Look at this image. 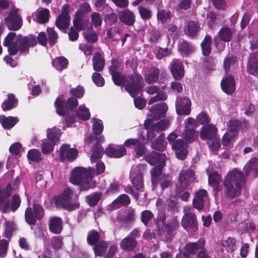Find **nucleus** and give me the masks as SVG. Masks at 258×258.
<instances>
[{
    "label": "nucleus",
    "instance_id": "1",
    "mask_svg": "<svg viewBox=\"0 0 258 258\" xmlns=\"http://www.w3.org/2000/svg\"><path fill=\"white\" fill-rule=\"evenodd\" d=\"M244 182L245 177L242 172L236 168L228 172L223 182L225 197L231 200L239 197L244 185Z\"/></svg>",
    "mask_w": 258,
    "mask_h": 258
},
{
    "label": "nucleus",
    "instance_id": "2",
    "mask_svg": "<svg viewBox=\"0 0 258 258\" xmlns=\"http://www.w3.org/2000/svg\"><path fill=\"white\" fill-rule=\"evenodd\" d=\"M37 44L36 37L33 34L23 36L22 34L17 35L13 45L9 48V54L15 55L18 51L22 53L28 54L30 47H34Z\"/></svg>",
    "mask_w": 258,
    "mask_h": 258
},
{
    "label": "nucleus",
    "instance_id": "3",
    "mask_svg": "<svg viewBox=\"0 0 258 258\" xmlns=\"http://www.w3.org/2000/svg\"><path fill=\"white\" fill-rule=\"evenodd\" d=\"M144 87L143 78L138 72H134L126 77L124 87L132 97L136 98L139 94H141Z\"/></svg>",
    "mask_w": 258,
    "mask_h": 258
},
{
    "label": "nucleus",
    "instance_id": "4",
    "mask_svg": "<svg viewBox=\"0 0 258 258\" xmlns=\"http://www.w3.org/2000/svg\"><path fill=\"white\" fill-rule=\"evenodd\" d=\"M92 179L91 173L84 167H75L71 172L70 181L74 185L80 186L81 190H87L90 188Z\"/></svg>",
    "mask_w": 258,
    "mask_h": 258
},
{
    "label": "nucleus",
    "instance_id": "5",
    "mask_svg": "<svg viewBox=\"0 0 258 258\" xmlns=\"http://www.w3.org/2000/svg\"><path fill=\"white\" fill-rule=\"evenodd\" d=\"M180 227L177 217L174 216L165 225H158L157 234L164 242L170 243L174 238L176 231Z\"/></svg>",
    "mask_w": 258,
    "mask_h": 258
},
{
    "label": "nucleus",
    "instance_id": "6",
    "mask_svg": "<svg viewBox=\"0 0 258 258\" xmlns=\"http://www.w3.org/2000/svg\"><path fill=\"white\" fill-rule=\"evenodd\" d=\"M73 194V191L69 187H66L62 193L53 197V202L57 208L62 209L72 212L80 208V203L75 202L71 203V197Z\"/></svg>",
    "mask_w": 258,
    "mask_h": 258
},
{
    "label": "nucleus",
    "instance_id": "7",
    "mask_svg": "<svg viewBox=\"0 0 258 258\" xmlns=\"http://www.w3.org/2000/svg\"><path fill=\"white\" fill-rule=\"evenodd\" d=\"M78 99L71 96L64 102L63 100L58 97L55 100L54 107L57 114L60 116L67 115L69 110H73L79 105Z\"/></svg>",
    "mask_w": 258,
    "mask_h": 258
},
{
    "label": "nucleus",
    "instance_id": "8",
    "mask_svg": "<svg viewBox=\"0 0 258 258\" xmlns=\"http://www.w3.org/2000/svg\"><path fill=\"white\" fill-rule=\"evenodd\" d=\"M131 177V181L133 185L128 184L124 187V191L132 195L136 200H138L140 195L139 191H143V175L139 171L135 176Z\"/></svg>",
    "mask_w": 258,
    "mask_h": 258
},
{
    "label": "nucleus",
    "instance_id": "9",
    "mask_svg": "<svg viewBox=\"0 0 258 258\" xmlns=\"http://www.w3.org/2000/svg\"><path fill=\"white\" fill-rule=\"evenodd\" d=\"M19 12V9L12 8L10 10L8 16L5 18V23L9 30L16 31L22 28L23 20Z\"/></svg>",
    "mask_w": 258,
    "mask_h": 258
},
{
    "label": "nucleus",
    "instance_id": "10",
    "mask_svg": "<svg viewBox=\"0 0 258 258\" xmlns=\"http://www.w3.org/2000/svg\"><path fill=\"white\" fill-rule=\"evenodd\" d=\"M44 215V210L43 207L39 204H34L33 208L27 207L25 212V219L26 222L29 225H35L37 220H41Z\"/></svg>",
    "mask_w": 258,
    "mask_h": 258
},
{
    "label": "nucleus",
    "instance_id": "11",
    "mask_svg": "<svg viewBox=\"0 0 258 258\" xmlns=\"http://www.w3.org/2000/svg\"><path fill=\"white\" fill-rule=\"evenodd\" d=\"M181 225L187 231L196 232L198 230V222L196 214L190 211L186 212L181 220Z\"/></svg>",
    "mask_w": 258,
    "mask_h": 258
},
{
    "label": "nucleus",
    "instance_id": "12",
    "mask_svg": "<svg viewBox=\"0 0 258 258\" xmlns=\"http://www.w3.org/2000/svg\"><path fill=\"white\" fill-rule=\"evenodd\" d=\"M194 171L191 169L182 170L179 176V184L178 188L180 192L184 191L194 180Z\"/></svg>",
    "mask_w": 258,
    "mask_h": 258
},
{
    "label": "nucleus",
    "instance_id": "13",
    "mask_svg": "<svg viewBox=\"0 0 258 258\" xmlns=\"http://www.w3.org/2000/svg\"><path fill=\"white\" fill-rule=\"evenodd\" d=\"M78 151L76 148H70V145L64 144L61 146L59 151V159L63 162L66 160L72 162L78 157Z\"/></svg>",
    "mask_w": 258,
    "mask_h": 258
},
{
    "label": "nucleus",
    "instance_id": "14",
    "mask_svg": "<svg viewBox=\"0 0 258 258\" xmlns=\"http://www.w3.org/2000/svg\"><path fill=\"white\" fill-rule=\"evenodd\" d=\"M190 106L191 101L188 97H177L175 108L178 115H189L191 111Z\"/></svg>",
    "mask_w": 258,
    "mask_h": 258
},
{
    "label": "nucleus",
    "instance_id": "15",
    "mask_svg": "<svg viewBox=\"0 0 258 258\" xmlns=\"http://www.w3.org/2000/svg\"><path fill=\"white\" fill-rule=\"evenodd\" d=\"M188 143L183 139H178L172 146V149L175 152L176 157L181 160H184L188 155Z\"/></svg>",
    "mask_w": 258,
    "mask_h": 258
},
{
    "label": "nucleus",
    "instance_id": "16",
    "mask_svg": "<svg viewBox=\"0 0 258 258\" xmlns=\"http://www.w3.org/2000/svg\"><path fill=\"white\" fill-rule=\"evenodd\" d=\"M228 130L229 132L236 135L240 131L246 130L248 127V123L246 119L240 121L238 119H230L227 123Z\"/></svg>",
    "mask_w": 258,
    "mask_h": 258
},
{
    "label": "nucleus",
    "instance_id": "17",
    "mask_svg": "<svg viewBox=\"0 0 258 258\" xmlns=\"http://www.w3.org/2000/svg\"><path fill=\"white\" fill-rule=\"evenodd\" d=\"M11 195V185L7 184L5 188L0 189V208L6 213L10 208V201L8 200Z\"/></svg>",
    "mask_w": 258,
    "mask_h": 258
},
{
    "label": "nucleus",
    "instance_id": "18",
    "mask_svg": "<svg viewBox=\"0 0 258 258\" xmlns=\"http://www.w3.org/2000/svg\"><path fill=\"white\" fill-rule=\"evenodd\" d=\"M234 30L228 26L222 27L219 30L218 35V37L214 38L215 45L217 46L220 40L224 42H230L233 37Z\"/></svg>",
    "mask_w": 258,
    "mask_h": 258
},
{
    "label": "nucleus",
    "instance_id": "19",
    "mask_svg": "<svg viewBox=\"0 0 258 258\" xmlns=\"http://www.w3.org/2000/svg\"><path fill=\"white\" fill-rule=\"evenodd\" d=\"M105 153L109 157L119 158L126 154V150L123 145H115L111 144L105 149Z\"/></svg>",
    "mask_w": 258,
    "mask_h": 258
},
{
    "label": "nucleus",
    "instance_id": "20",
    "mask_svg": "<svg viewBox=\"0 0 258 258\" xmlns=\"http://www.w3.org/2000/svg\"><path fill=\"white\" fill-rule=\"evenodd\" d=\"M205 240L201 237L196 242H189L186 244L184 250L188 255H195L200 251L205 249Z\"/></svg>",
    "mask_w": 258,
    "mask_h": 258
},
{
    "label": "nucleus",
    "instance_id": "21",
    "mask_svg": "<svg viewBox=\"0 0 258 258\" xmlns=\"http://www.w3.org/2000/svg\"><path fill=\"white\" fill-rule=\"evenodd\" d=\"M168 109L167 104L164 103H160L152 106L150 109L152 119L158 120L164 117Z\"/></svg>",
    "mask_w": 258,
    "mask_h": 258
},
{
    "label": "nucleus",
    "instance_id": "22",
    "mask_svg": "<svg viewBox=\"0 0 258 258\" xmlns=\"http://www.w3.org/2000/svg\"><path fill=\"white\" fill-rule=\"evenodd\" d=\"M144 158L151 165L161 164L162 162L163 163H165L166 160V156L165 154L157 153L154 151L146 154Z\"/></svg>",
    "mask_w": 258,
    "mask_h": 258
},
{
    "label": "nucleus",
    "instance_id": "23",
    "mask_svg": "<svg viewBox=\"0 0 258 258\" xmlns=\"http://www.w3.org/2000/svg\"><path fill=\"white\" fill-rule=\"evenodd\" d=\"M222 90L227 95H232L235 90V82L232 75H228L221 82Z\"/></svg>",
    "mask_w": 258,
    "mask_h": 258
},
{
    "label": "nucleus",
    "instance_id": "24",
    "mask_svg": "<svg viewBox=\"0 0 258 258\" xmlns=\"http://www.w3.org/2000/svg\"><path fill=\"white\" fill-rule=\"evenodd\" d=\"M170 71L174 79L181 80L184 75V67L182 63L177 59H173L171 63Z\"/></svg>",
    "mask_w": 258,
    "mask_h": 258
},
{
    "label": "nucleus",
    "instance_id": "25",
    "mask_svg": "<svg viewBox=\"0 0 258 258\" xmlns=\"http://www.w3.org/2000/svg\"><path fill=\"white\" fill-rule=\"evenodd\" d=\"M246 69L251 75L255 76L258 74V51H253L249 54Z\"/></svg>",
    "mask_w": 258,
    "mask_h": 258
},
{
    "label": "nucleus",
    "instance_id": "26",
    "mask_svg": "<svg viewBox=\"0 0 258 258\" xmlns=\"http://www.w3.org/2000/svg\"><path fill=\"white\" fill-rule=\"evenodd\" d=\"M243 170L246 176H249L252 172L253 178H257L258 177V157L251 158L245 165Z\"/></svg>",
    "mask_w": 258,
    "mask_h": 258
},
{
    "label": "nucleus",
    "instance_id": "27",
    "mask_svg": "<svg viewBox=\"0 0 258 258\" xmlns=\"http://www.w3.org/2000/svg\"><path fill=\"white\" fill-rule=\"evenodd\" d=\"M118 18L121 23L128 26H133L136 21L134 13L129 9H125L119 12Z\"/></svg>",
    "mask_w": 258,
    "mask_h": 258
},
{
    "label": "nucleus",
    "instance_id": "28",
    "mask_svg": "<svg viewBox=\"0 0 258 258\" xmlns=\"http://www.w3.org/2000/svg\"><path fill=\"white\" fill-rule=\"evenodd\" d=\"M200 29V25L198 22L190 20L188 21L187 25L185 26L184 31L189 38L195 39L197 38Z\"/></svg>",
    "mask_w": 258,
    "mask_h": 258
},
{
    "label": "nucleus",
    "instance_id": "29",
    "mask_svg": "<svg viewBox=\"0 0 258 258\" xmlns=\"http://www.w3.org/2000/svg\"><path fill=\"white\" fill-rule=\"evenodd\" d=\"M207 196L208 192L206 189H199L196 192L192 201L194 207L199 211L202 210L204 207V198Z\"/></svg>",
    "mask_w": 258,
    "mask_h": 258
},
{
    "label": "nucleus",
    "instance_id": "30",
    "mask_svg": "<svg viewBox=\"0 0 258 258\" xmlns=\"http://www.w3.org/2000/svg\"><path fill=\"white\" fill-rule=\"evenodd\" d=\"M49 229L53 233L59 234L63 229V221L59 217H51L48 222Z\"/></svg>",
    "mask_w": 258,
    "mask_h": 258
},
{
    "label": "nucleus",
    "instance_id": "31",
    "mask_svg": "<svg viewBox=\"0 0 258 258\" xmlns=\"http://www.w3.org/2000/svg\"><path fill=\"white\" fill-rule=\"evenodd\" d=\"M217 133V128L212 124L206 126L202 127L200 133V137L202 140L212 139Z\"/></svg>",
    "mask_w": 258,
    "mask_h": 258
},
{
    "label": "nucleus",
    "instance_id": "32",
    "mask_svg": "<svg viewBox=\"0 0 258 258\" xmlns=\"http://www.w3.org/2000/svg\"><path fill=\"white\" fill-rule=\"evenodd\" d=\"M92 62L93 69L96 72H101L105 64L104 56L100 52H96L92 58Z\"/></svg>",
    "mask_w": 258,
    "mask_h": 258
},
{
    "label": "nucleus",
    "instance_id": "33",
    "mask_svg": "<svg viewBox=\"0 0 258 258\" xmlns=\"http://www.w3.org/2000/svg\"><path fill=\"white\" fill-rule=\"evenodd\" d=\"M178 49L181 55L187 56L195 51V46L191 43L183 39L178 43Z\"/></svg>",
    "mask_w": 258,
    "mask_h": 258
},
{
    "label": "nucleus",
    "instance_id": "34",
    "mask_svg": "<svg viewBox=\"0 0 258 258\" xmlns=\"http://www.w3.org/2000/svg\"><path fill=\"white\" fill-rule=\"evenodd\" d=\"M166 163L161 162V164L156 165L151 171V181L154 185L158 183L159 179L162 177V170Z\"/></svg>",
    "mask_w": 258,
    "mask_h": 258
},
{
    "label": "nucleus",
    "instance_id": "35",
    "mask_svg": "<svg viewBox=\"0 0 258 258\" xmlns=\"http://www.w3.org/2000/svg\"><path fill=\"white\" fill-rule=\"evenodd\" d=\"M18 122L17 117L6 116L4 115H0V123L5 130L12 128Z\"/></svg>",
    "mask_w": 258,
    "mask_h": 258
},
{
    "label": "nucleus",
    "instance_id": "36",
    "mask_svg": "<svg viewBox=\"0 0 258 258\" xmlns=\"http://www.w3.org/2000/svg\"><path fill=\"white\" fill-rule=\"evenodd\" d=\"M61 136V130L56 127L48 128L47 130V140H49V141L55 145H57L59 143Z\"/></svg>",
    "mask_w": 258,
    "mask_h": 258
},
{
    "label": "nucleus",
    "instance_id": "37",
    "mask_svg": "<svg viewBox=\"0 0 258 258\" xmlns=\"http://www.w3.org/2000/svg\"><path fill=\"white\" fill-rule=\"evenodd\" d=\"M167 142L165 141V135L161 133L154 142L151 143V147L152 149L162 152L166 149Z\"/></svg>",
    "mask_w": 258,
    "mask_h": 258
},
{
    "label": "nucleus",
    "instance_id": "38",
    "mask_svg": "<svg viewBox=\"0 0 258 258\" xmlns=\"http://www.w3.org/2000/svg\"><path fill=\"white\" fill-rule=\"evenodd\" d=\"M8 98L2 104V108L4 111H8L12 109L17 106L18 100L16 98L14 94H8Z\"/></svg>",
    "mask_w": 258,
    "mask_h": 258
},
{
    "label": "nucleus",
    "instance_id": "39",
    "mask_svg": "<svg viewBox=\"0 0 258 258\" xmlns=\"http://www.w3.org/2000/svg\"><path fill=\"white\" fill-rule=\"evenodd\" d=\"M212 39L210 35H206L201 43V47L203 54L205 56H209L211 53Z\"/></svg>",
    "mask_w": 258,
    "mask_h": 258
},
{
    "label": "nucleus",
    "instance_id": "40",
    "mask_svg": "<svg viewBox=\"0 0 258 258\" xmlns=\"http://www.w3.org/2000/svg\"><path fill=\"white\" fill-rule=\"evenodd\" d=\"M131 203V199L126 194H123L120 195L112 203V206L115 208H119L121 206L126 207Z\"/></svg>",
    "mask_w": 258,
    "mask_h": 258
},
{
    "label": "nucleus",
    "instance_id": "41",
    "mask_svg": "<svg viewBox=\"0 0 258 258\" xmlns=\"http://www.w3.org/2000/svg\"><path fill=\"white\" fill-rule=\"evenodd\" d=\"M92 153L90 157L92 162H97L100 158H102L104 150L102 146L98 143H96L92 147Z\"/></svg>",
    "mask_w": 258,
    "mask_h": 258
},
{
    "label": "nucleus",
    "instance_id": "42",
    "mask_svg": "<svg viewBox=\"0 0 258 258\" xmlns=\"http://www.w3.org/2000/svg\"><path fill=\"white\" fill-rule=\"evenodd\" d=\"M137 243L136 240L132 239L126 236L121 240L119 245L122 250L132 251L136 248Z\"/></svg>",
    "mask_w": 258,
    "mask_h": 258
},
{
    "label": "nucleus",
    "instance_id": "43",
    "mask_svg": "<svg viewBox=\"0 0 258 258\" xmlns=\"http://www.w3.org/2000/svg\"><path fill=\"white\" fill-rule=\"evenodd\" d=\"M50 12L48 9L42 8L37 13L36 22L40 24L47 23L49 19Z\"/></svg>",
    "mask_w": 258,
    "mask_h": 258
},
{
    "label": "nucleus",
    "instance_id": "44",
    "mask_svg": "<svg viewBox=\"0 0 258 258\" xmlns=\"http://www.w3.org/2000/svg\"><path fill=\"white\" fill-rule=\"evenodd\" d=\"M52 64L56 70L61 71L67 68L69 61L64 57L59 56L52 60Z\"/></svg>",
    "mask_w": 258,
    "mask_h": 258
},
{
    "label": "nucleus",
    "instance_id": "45",
    "mask_svg": "<svg viewBox=\"0 0 258 258\" xmlns=\"http://www.w3.org/2000/svg\"><path fill=\"white\" fill-rule=\"evenodd\" d=\"M93 246V250L95 255L102 256L106 253L108 244L106 241L101 240L97 244H95Z\"/></svg>",
    "mask_w": 258,
    "mask_h": 258
},
{
    "label": "nucleus",
    "instance_id": "46",
    "mask_svg": "<svg viewBox=\"0 0 258 258\" xmlns=\"http://www.w3.org/2000/svg\"><path fill=\"white\" fill-rule=\"evenodd\" d=\"M182 137L186 143H191L198 138V133L193 128H185Z\"/></svg>",
    "mask_w": 258,
    "mask_h": 258
},
{
    "label": "nucleus",
    "instance_id": "47",
    "mask_svg": "<svg viewBox=\"0 0 258 258\" xmlns=\"http://www.w3.org/2000/svg\"><path fill=\"white\" fill-rule=\"evenodd\" d=\"M160 70L156 67H152L151 71L145 77V80L147 84H152L156 82L159 79Z\"/></svg>",
    "mask_w": 258,
    "mask_h": 258
},
{
    "label": "nucleus",
    "instance_id": "48",
    "mask_svg": "<svg viewBox=\"0 0 258 258\" xmlns=\"http://www.w3.org/2000/svg\"><path fill=\"white\" fill-rule=\"evenodd\" d=\"M172 17V13L170 10L163 9H159L157 12V19L161 23L164 24L168 19Z\"/></svg>",
    "mask_w": 258,
    "mask_h": 258
},
{
    "label": "nucleus",
    "instance_id": "49",
    "mask_svg": "<svg viewBox=\"0 0 258 258\" xmlns=\"http://www.w3.org/2000/svg\"><path fill=\"white\" fill-rule=\"evenodd\" d=\"M100 235L99 233L96 230L92 229L89 231L87 236V241L89 245L93 246L97 244L99 241Z\"/></svg>",
    "mask_w": 258,
    "mask_h": 258
},
{
    "label": "nucleus",
    "instance_id": "50",
    "mask_svg": "<svg viewBox=\"0 0 258 258\" xmlns=\"http://www.w3.org/2000/svg\"><path fill=\"white\" fill-rule=\"evenodd\" d=\"M70 17L59 15L55 20V25L60 30L67 29L70 25Z\"/></svg>",
    "mask_w": 258,
    "mask_h": 258
},
{
    "label": "nucleus",
    "instance_id": "51",
    "mask_svg": "<svg viewBox=\"0 0 258 258\" xmlns=\"http://www.w3.org/2000/svg\"><path fill=\"white\" fill-rule=\"evenodd\" d=\"M102 194L101 192H93L91 194L87 196L86 201L90 207H94L97 205L98 203L101 200Z\"/></svg>",
    "mask_w": 258,
    "mask_h": 258
},
{
    "label": "nucleus",
    "instance_id": "52",
    "mask_svg": "<svg viewBox=\"0 0 258 258\" xmlns=\"http://www.w3.org/2000/svg\"><path fill=\"white\" fill-rule=\"evenodd\" d=\"M111 79L114 84L118 86L124 85L125 83V79L127 76L123 74L121 72H118L110 75Z\"/></svg>",
    "mask_w": 258,
    "mask_h": 258
},
{
    "label": "nucleus",
    "instance_id": "53",
    "mask_svg": "<svg viewBox=\"0 0 258 258\" xmlns=\"http://www.w3.org/2000/svg\"><path fill=\"white\" fill-rule=\"evenodd\" d=\"M80 111H76V116L83 120H88L91 116L89 110L84 105H81L79 107Z\"/></svg>",
    "mask_w": 258,
    "mask_h": 258
},
{
    "label": "nucleus",
    "instance_id": "54",
    "mask_svg": "<svg viewBox=\"0 0 258 258\" xmlns=\"http://www.w3.org/2000/svg\"><path fill=\"white\" fill-rule=\"evenodd\" d=\"M222 180V176L218 171H214L208 173V183L210 185L220 183Z\"/></svg>",
    "mask_w": 258,
    "mask_h": 258
},
{
    "label": "nucleus",
    "instance_id": "55",
    "mask_svg": "<svg viewBox=\"0 0 258 258\" xmlns=\"http://www.w3.org/2000/svg\"><path fill=\"white\" fill-rule=\"evenodd\" d=\"M16 229V225L13 221H6L5 223L4 236L10 239L14 231Z\"/></svg>",
    "mask_w": 258,
    "mask_h": 258
},
{
    "label": "nucleus",
    "instance_id": "56",
    "mask_svg": "<svg viewBox=\"0 0 258 258\" xmlns=\"http://www.w3.org/2000/svg\"><path fill=\"white\" fill-rule=\"evenodd\" d=\"M55 145L47 139L44 140L41 145L42 153L45 155L50 154L54 150Z\"/></svg>",
    "mask_w": 258,
    "mask_h": 258
},
{
    "label": "nucleus",
    "instance_id": "57",
    "mask_svg": "<svg viewBox=\"0 0 258 258\" xmlns=\"http://www.w3.org/2000/svg\"><path fill=\"white\" fill-rule=\"evenodd\" d=\"M138 9L140 17L143 21H146L152 18V12L150 9L143 6L138 7Z\"/></svg>",
    "mask_w": 258,
    "mask_h": 258
},
{
    "label": "nucleus",
    "instance_id": "58",
    "mask_svg": "<svg viewBox=\"0 0 258 258\" xmlns=\"http://www.w3.org/2000/svg\"><path fill=\"white\" fill-rule=\"evenodd\" d=\"M47 33L48 35V41L50 46H53L57 42L58 35L57 33L54 30V28L48 27L47 28Z\"/></svg>",
    "mask_w": 258,
    "mask_h": 258
},
{
    "label": "nucleus",
    "instance_id": "59",
    "mask_svg": "<svg viewBox=\"0 0 258 258\" xmlns=\"http://www.w3.org/2000/svg\"><path fill=\"white\" fill-rule=\"evenodd\" d=\"M237 60V56L234 54L228 55L225 58L223 61V68L226 73L229 71L231 66L234 65Z\"/></svg>",
    "mask_w": 258,
    "mask_h": 258
},
{
    "label": "nucleus",
    "instance_id": "60",
    "mask_svg": "<svg viewBox=\"0 0 258 258\" xmlns=\"http://www.w3.org/2000/svg\"><path fill=\"white\" fill-rule=\"evenodd\" d=\"M169 124L170 122L169 120L167 119H163L152 125L153 126V130L156 132V133H159L168 128Z\"/></svg>",
    "mask_w": 258,
    "mask_h": 258
},
{
    "label": "nucleus",
    "instance_id": "61",
    "mask_svg": "<svg viewBox=\"0 0 258 258\" xmlns=\"http://www.w3.org/2000/svg\"><path fill=\"white\" fill-rule=\"evenodd\" d=\"M51 245L55 250H58L63 245V237L61 236H54L51 237Z\"/></svg>",
    "mask_w": 258,
    "mask_h": 258
},
{
    "label": "nucleus",
    "instance_id": "62",
    "mask_svg": "<svg viewBox=\"0 0 258 258\" xmlns=\"http://www.w3.org/2000/svg\"><path fill=\"white\" fill-rule=\"evenodd\" d=\"M27 158L29 160L33 162H39L42 160L41 153L35 149H30L28 151Z\"/></svg>",
    "mask_w": 258,
    "mask_h": 258
},
{
    "label": "nucleus",
    "instance_id": "63",
    "mask_svg": "<svg viewBox=\"0 0 258 258\" xmlns=\"http://www.w3.org/2000/svg\"><path fill=\"white\" fill-rule=\"evenodd\" d=\"M236 240L232 237H228L226 240H223L222 243L224 247L227 251H233L235 249Z\"/></svg>",
    "mask_w": 258,
    "mask_h": 258
},
{
    "label": "nucleus",
    "instance_id": "64",
    "mask_svg": "<svg viewBox=\"0 0 258 258\" xmlns=\"http://www.w3.org/2000/svg\"><path fill=\"white\" fill-rule=\"evenodd\" d=\"M154 217V214L150 210H146L141 212V221L145 226H147Z\"/></svg>",
    "mask_w": 258,
    "mask_h": 258
}]
</instances>
